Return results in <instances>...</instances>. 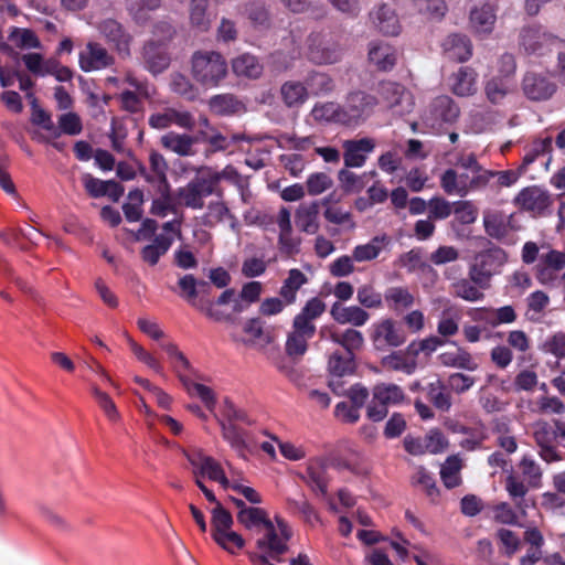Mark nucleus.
Instances as JSON below:
<instances>
[{"label":"nucleus","instance_id":"nucleus-11","mask_svg":"<svg viewBox=\"0 0 565 565\" xmlns=\"http://www.w3.org/2000/svg\"><path fill=\"white\" fill-rule=\"evenodd\" d=\"M379 93L382 102L396 115L409 114L414 108L413 95L397 83H382Z\"/></svg>","mask_w":565,"mask_h":565},{"label":"nucleus","instance_id":"nucleus-2","mask_svg":"<svg viewBox=\"0 0 565 565\" xmlns=\"http://www.w3.org/2000/svg\"><path fill=\"white\" fill-rule=\"evenodd\" d=\"M192 74L201 85L215 87L227 74L225 58L214 51H200L192 56Z\"/></svg>","mask_w":565,"mask_h":565},{"label":"nucleus","instance_id":"nucleus-48","mask_svg":"<svg viewBox=\"0 0 565 565\" xmlns=\"http://www.w3.org/2000/svg\"><path fill=\"white\" fill-rule=\"evenodd\" d=\"M372 395L387 407L399 404L405 397L402 387L393 383L376 384L372 390Z\"/></svg>","mask_w":565,"mask_h":565},{"label":"nucleus","instance_id":"nucleus-26","mask_svg":"<svg viewBox=\"0 0 565 565\" xmlns=\"http://www.w3.org/2000/svg\"><path fill=\"white\" fill-rule=\"evenodd\" d=\"M100 34L107 39L108 42L113 43L121 55H129V46L131 38L126 33L122 26L113 19H106L97 25Z\"/></svg>","mask_w":565,"mask_h":565},{"label":"nucleus","instance_id":"nucleus-18","mask_svg":"<svg viewBox=\"0 0 565 565\" xmlns=\"http://www.w3.org/2000/svg\"><path fill=\"white\" fill-rule=\"evenodd\" d=\"M515 203L522 210L533 215H542L551 205V196L547 191L539 186H527L520 191L515 198Z\"/></svg>","mask_w":565,"mask_h":565},{"label":"nucleus","instance_id":"nucleus-13","mask_svg":"<svg viewBox=\"0 0 565 565\" xmlns=\"http://www.w3.org/2000/svg\"><path fill=\"white\" fill-rule=\"evenodd\" d=\"M371 339L376 349L397 348L406 341V333L392 319H383L372 326Z\"/></svg>","mask_w":565,"mask_h":565},{"label":"nucleus","instance_id":"nucleus-35","mask_svg":"<svg viewBox=\"0 0 565 565\" xmlns=\"http://www.w3.org/2000/svg\"><path fill=\"white\" fill-rule=\"evenodd\" d=\"M161 349L167 353L173 371L177 373L180 382L191 377L193 367L188 358L181 352L178 345L173 342H166L161 344Z\"/></svg>","mask_w":565,"mask_h":565},{"label":"nucleus","instance_id":"nucleus-22","mask_svg":"<svg viewBox=\"0 0 565 565\" xmlns=\"http://www.w3.org/2000/svg\"><path fill=\"white\" fill-rule=\"evenodd\" d=\"M533 437L540 448V457L546 462L559 459L554 446L556 433L546 422H536L533 426Z\"/></svg>","mask_w":565,"mask_h":565},{"label":"nucleus","instance_id":"nucleus-64","mask_svg":"<svg viewBox=\"0 0 565 565\" xmlns=\"http://www.w3.org/2000/svg\"><path fill=\"white\" fill-rule=\"evenodd\" d=\"M281 96L289 107L301 105L307 99V88L298 82H287L281 87Z\"/></svg>","mask_w":565,"mask_h":565},{"label":"nucleus","instance_id":"nucleus-62","mask_svg":"<svg viewBox=\"0 0 565 565\" xmlns=\"http://www.w3.org/2000/svg\"><path fill=\"white\" fill-rule=\"evenodd\" d=\"M210 107L218 115H232L244 109L243 104L232 95H217L212 97Z\"/></svg>","mask_w":565,"mask_h":565},{"label":"nucleus","instance_id":"nucleus-8","mask_svg":"<svg viewBox=\"0 0 565 565\" xmlns=\"http://www.w3.org/2000/svg\"><path fill=\"white\" fill-rule=\"evenodd\" d=\"M488 181V175H471L469 172H459L456 169H447L440 177L443 190L449 195L460 198L477 188L484 186Z\"/></svg>","mask_w":565,"mask_h":565},{"label":"nucleus","instance_id":"nucleus-9","mask_svg":"<svg viewBox=\"0 0 565 565\" xmlns=\"http://www.w3.org/2000/svg\"><path fill=\"white\" fill-rule=\"evenodd\" d=\"M212 194L222 196L221 191L211 188L201 169L196 178L178 189L177 198L180 204L185 207L202 210L205 205V199Z\"/></svg>","mask_w":565,"mask_h":565},{"label":"nucleus","instance_id":"nucleus-38","mask_svg":"<svg viewBox=\"0 0 565 565\" xmlns=\"http://www.w3.org/2000/svg\"><path fill=\"white\" fill-rule=\"evenodd\" d=\"M438 359L445 366L463 369L467 371H475L478 369L477 361L468 351L461 348L444 352L438 356Z\"/></svg>","mask_w":565,"mask_h":565},{"label":"nucleus","instance_id":"nucleus-39","mask_svg":"<svg viewBox=\"0 0 565 565\" xmlns=\"http://www.w3.org/2000/svg\"><path fill=\"white\" fill-rule=\"evenodd\" d=\"M441 301L445 302V308L439 319L437 331L440 335L451 337L459 330V320L461 315L459 310L449 302V300L441 299Z\"/></svg>","mask_w":565,"mask_h":565},{"label":"nucleus","instance_id":"nucleus-50","mask_svg":"<svg viewBox=\"0 0 565 565\" xmlns=\"http://www.w3.org/2000/svg\"><path fill=\"white\" fill-rule=\"evenodd\" d=\"M307 284L306 275L299 269H290L288 277L285 279L281 288L280 296L284 298L287 305H291L296 300L297 291Z\"/></svg>","mask_w":565,"mask_h":565},{"label":"nucleus","instance_id":"nucleus-14","mask_svg":"<svg viewBox=\"0 0 565 565\" xmlns=\"http://www.w3.org/2000/svg\"><path fill=\"white\" fill-rule=\"evenodd\" d=\"M418 349L409 344L405 350L393 351L383 356L381 364L385 370L412 375L417 370Z\"/></svg>","mask_w":565,"mask_h":565},{"label":"nucleus","instance_id":"nucleus-57","mask_svg":"<svg viewBox=\"0 0 565 565\" xmlns=\"http://www.w3.org/2000/svg\"><path fill=\"white\" fill-rule=\"evenodd\" d=\"M171 247V238L156 236L151 244L146 245L141 250L142 259L149 265H156Z\"/></svg>","mask_w":565,"mask_h":565},{"label":"nucleus","instance_id":"nucleus-16","mask_svg":"<svg viewBox=\"0 0 565 565\" xmlns=\"http://www.w3.org/2000/svg\"><path fill=\"white\" fill-rule=\"evenodd\" d=\"M448 89L458 97H469L478 90V74L469 66H461L447 79Z\"/></svg>","mask_w":565,"mask_h":565},{"label":"nucleus","instance_id":"nucleus-49","mask_svg":"<svg viewBox=\"0 0 565 565\" xmlns=\"http://www.w3.org/2000/svg\"><path fill=\"white\" fill-rule=\"evenodd\" d=\"M483 223L488 235L494 238H502L510 231V217L500 212L486 213Z\"/></svg>","mask_w":565,"mask_h":565},{"label":"nucleus","instance_id":"nucleus-34","mask_svg":"<svg viewBox=\"0 0 565 565\" xmlns=\"http://www.w3.org/2000/svg\"><path fill=\"white\" fill-rule=\"evenodd\" d=\"M396 50L385 42H372L369 60L381 71L391 70L396 63Z\"/></svg>","mask_w":565,"mask_h":565},{"label":"nucleus","instance_id":"nucleus-25","mask_svg":"<svg viewBox=\"0 0 565 565\" xmlns=\"http://www.w3.org/2000/svg\"><path fill=\"white\" fill-rule=\"evenodd\" d=\"M523 90L533 100L550 98L556 90V85L545 75L527 73L523 79Z\"/></svg>","mask_w":565,"mask_h":565},{"label":"nucleus","instance_id":"nucleus-51","mask_svg":"<svg viewBox=\"0 0 565 565\" xmlns=\"http://www.w3.org/2000/svg\"><path fill=\"white\" fill-rule=\"evenodd\" d=\"M342 105H339L333 102H327L317 104L311 115L315 120L317 121H324V122H334V124H341L344 125V119L342 118Z\"/></svg>","mask_w":565,"mask_h":565},{"label":"nucleus","instance_id":"nucleus-27","mask_svg":"<svg viewBox=\"0 0 565 565\" xmlns=\"http://www.w3.org/2000/svg\"><path fill=\"white\" fill-rule=\"evenodd\" d=\"M443 51L445 55L457 62H466L472 55V44L470 40L462 34H450L443 41Z\"/></svg>","mask_w":565,"mask_h":565},{"label":"nucleus","instance_id":"nucleus-42","mask_svg":"<svg viewBox=\"0 0 565 565\" xmlns=\"http://www.w3.org/2000/svg\"><path fill=\"white\" fill-rule=\"evenodd\" d=\"M384 300L386 306L394 311H403L414 305V295L404 287H391L385 290Z\"/></svg>","mask_w":565,"mask_h":565},{"label":"nucleus","instance_id":"nucleus-54","mask_svg":"<svg viewBox=\"0 0 565 565\" xmlns=\"http://www.w3.org/2000/svg\"><path fill=\"white\" fill-rule=\"evenodd\" d=\"M182 385L190 396L200 398L207 409H214L216 399L211 387L202 383L194 382L191 377L183 380Z\"/></svg>","mask_w":565,"mask_h":565},{"label":"nucleus","instance_id":"nucleus-7","mask_svg":"<svg viewBox=\"0 0 565 565\" xmlns=\"http://www.w3.org/2000/svg\"><path fill=\"white\" fill-rule=\"evenodd\" d=\"M181 452L192 466L195 479L207 477L210 480L218 482L223 489L228 490L231 480L227 479L222 466L213 457L205 455L199 448L191 451L181 449Z\"/></svg>","mask_w":565,"mask_h":565},{"label":"nucleus","instance_id":"nucleus-29","mask_svg":"<svg viewBox=\"0 0 565 565\" xmlns=\"http://www.w3.org/2000/svg\"><path fill=\"white\" fill-rule=\"evenodd\" d=\"M331 317L340 324H352L354 327L364 326L370 315L359 306H342L339 302L332 305L330 310Z\"/></svg>","mask_w":565,"mask_h":565},{"label":"nucleus","instance_id":"nucleus-53","mask_svg":"<svg viewBox=\"0 0 565 565\" xmlns=\"http://www.w3.org/2000/svg\"><path fill=\"white\" fill-rule=\"evenodd\" d=\"M232 67L236 75L250 78L258 77L263 71L257 58L250 54H242L233 60Z\"/></svg>","mask_w":565,"mask_h":565},{"label":"nucleus","instance_id":"nucleus-31","mask_svg":"<svg viewBox=\"0 0 565 565\" xmlns=\"http://www.w3.org/2000/svg\"><path fill=\"white\" fill-rule=\"evenodd\" d=\"M202 171L212 189L217 190V184L224 180L236 185L242 192L243 200H245L244 189L247 182L234 167L226 166L221 171L212 168H203Z\"/></svg>","mask_w":565,"mask_h":565},{"label":"nucleus","instance_id":"nucleus-4","mask_svg":"<svg viewBox=\"0 0 565 565\" xmlns=\"http://www.w3.org/2000/svg\"><path fill=\"white\" fill-rule=\"evenodd\" d=\"M507 263V254L499 247H492L476 255L469 266V277L482 287H489L491 278L501 271Z\"/></svg>","mask_w":565,"mask_h":565},{"label":"nucleus","instance_id":"nucleus-23","mask_svg":"<svg viewBox=\"0 0 565 565\" xmlns=\"http://www.w3.org/2000/svg\"><path fill=\"white\" fill-rule=\"evenodd\" d=\"M495 22V9L490 4L475 7L470 11L469 25L477 36L484 38L490 35L494 30Z\"/></svg>","mask_w":565,"mask_h":565},{"label":"nucleus","instance_id":"nucleus-47","mask_svg":"<svg viewBox=\"0 0 565 565\" xmlns=\"http://www.w3.org/2000/svg\"><path fill=\"white\" fill-rule=\"evenodd\" d=\"M217 424L227 422L228 424H246L250 425L252 419L247 412L235 405L231 399L225 398L221 405L220 415H215Z\"/></svg>","mask_w":565,"mask_h":565},{"label":"nucleus","instance_id":"nucleus-21","mask_svg":"<svg viewBox=\"0 0 565 565\" xmlns=\"http://www.w3.org/2000/svg\"><path fill=\"white\" fill-rule=\"evenodd\" d=\"M302 479L317 495L327 498L329 478L326 460L322 458L309 460Z\"/></svg>","mask_w":565,"mask_h":565},{"label":"nucleus","instance_id":"nucleus-28","mask_svg":"<svg viewBox=\"0 0 565 565\" xmlns=\"http://www.w3.org/2000/svg\"><path fill=\"white\" fill-rule=\"evenodd\" d=\"M150 172H147L145 168H141V173L146 181L152 183L158 188V191L167 192L169 183L167 180L168 164L162 154L157 151H151L149 156Z\"/></svg>","mask_w":565,"mask_h":565},{"label":"nucleus","instance_id":"nucleus-41","mask_svg":"<svg viewBox=\"0 0 565 565\" xmlns=\"http://www.w3.org/2000/svg\"><path fill=\"white\" fill-rule=\"evenodd\" d=\"M218 425L221 427L223 439L228 443L231 448L237 452V455L245 456L248 448L245 431L238 428L237 425L228 424L227 422H222Z\"/></svg>","mask_w":565,"mask_h":565},{"label":"nucleus","instance_id":"nucleus-52","mask_svg":"<svg viewBox=\"0 0 565 565\" xmlns=\"http://www.w3.org/2000/svg\"><path fill=\"white\" fill-rule=\"evenodd\" d=\"M287 509L301 516V519L309 525L315 526L320 522V518L316 509L307 501L305 497L301 499H287Z\"/></svg>","mask_w":565,"mask_h":565},{"label":"nucleus","instance_id":"nucleus-6","mask_svg":"<svg viewBox=\"0 0 565 565\" xmlns=\"http://www.w3.org/2000/svg\"><path fill=\"white\" fill-rule=\"evenodd\" d=\"M376 105V97L366 92L353 90L349 93L342 105L344 126L356 127L361 125L373 114Z\"/></svg>","mask_w":565,"mask_h":565},{"label":"nucleus","instance_id":"nucleus-60","mask_svg":"<svg viewBox=\"0 0 565 565\" xmlns=\"http://www.w3.org/2000/svg\"><path fill=\"white\" fill-rule=\"evenodd\" d=\"M512 89L511 79L502 77L491 78L484 87L487 98L493 104L501 102Z\"/></svg>","mask_w":565,"mask_h":565},{"label":"nucleus","instance_id":"nucleus-20","mask_svg":"<svg viewBox=\"0 0 565 565\" xmlns=\"http://www.w3.org/2000/svg\"><path fill=\"white\" fill-rule=\"evenodd\" d=\"M194 124V118L189 111L177 108H166L149 117V125L154 129H166L174 125L191 130Z\"/></svg>","mask_w":565,"mask_h":565},{"label":"nucleus","instance_id":"nucleus-24","mask_svg":"<svg viewBox=\"0 0 565 565\" xmlns=\"http://www.w3.org/2000/svg\"><path fill=\"white\" fill-rule=\"evenodd\" d=\"M374 147L375 143L371 138L345 140L343 142L345 167L361 168L365 163L367 153H371Z\"/></svg>","mask_w":565,"mask_h":565},{"label":"nucleus","instance_id":"nucleus-45","mask_svg":"<svg viewBox=\"0 0 565 565\" xmlns=\"http://www.w3.org/2000/svg\"><path fill=\"white\" fill-rule=\"evenodd\" d=\"M161 145L179 156H191L194 138L189 135L168 132L161 137Z\"/></svg>","mask_w":565,"mask_h":565},{"label":"nucleus","instance_id":"nucleus-61","mask_svg":"<svg viewBox=\"0 0 565 565\" xmlns=\"http://www.w3.org/2000/svg\"><path fill=\"white\" fill-rule=\"evenodd\" d=\"M227 217H232V213L226 203L222 200L211 201L202 216V223L205 226L213 227Z\"/></svg>","mask_w":565,"mask_h":565},{"label":"nucleus","instance_id":"nucleus-43","mask_svg":"<svg viewBox=\"0 0 565 565\" xmlns=\"http://www.w3.org/2000/svg\"><path fill=\"white\" fill-rule=\"evenodd\" d=\"M377 175L375 171L364 172L356 174L349 170H341L339 172V181L347 193H360L369 183L371 179Z\"/></svg>","mask_w":565,"mask_h":565},{"label":"nucleus","instance_id":"nucleus-55","mask_svg":"<svg viewBox=\"0 0 565 565\" xmlns=\"http://www.w3.org/2000/svg\"><path fill=\"white\" fill-rule=\"evenodd\" d=\"M354 356L352 354L332 353L328 361V370L331 375L342 377L354 371Z\"/></svg>","mask_w":565,"mask_h":565},{"label":"nucleus","instance_id":"nucleus-3","mask_svg":"<svg viewBox=\"0 0 565 565\" xmlns=\"http://www.w3.org/2000/svg\"><path fill=\"white\" fill-rule=\"evenodd\" d=\"M212 537L215 543L228 552L237 554L244 546V537L233 530V518L221 504L212 510Z\"/></svg>","mask_w":565,"mask_h":565},{"label":"nucleus","instance_id":"nucleus-1","mask_svg":"<svg viewBox=\"0 0 565 565\" xmlns=\"http://www.w3.org/2000/svg\"><path fill=\"white\" fill-rule=\"evenodd\" d=\"M292 535L294 531L289 523L280 515H275L264 529L256 533L255 551L249 554V558L262 557L263 559L279 561L288 552Z\"/></svg>","mask_w":565,"mask_h":565},{"label":"nucleus","instance_id":"nucleus-58","mask_svg":"<svg viewBox=\"0 0 565 565\" xmlns=\"http://www.w3.org/2000/svg\"><path fill=\"white\" fill-rule=\"evenodd\" d=\"M90 392L107 419L111 423L120 422L121 416L113 398L96 385L90 387Z\"/></svg>","mask_w":565,"mask_h":565},{"label":"nucleus","instance_id":"nucleus-5","mask_svg":"<svg viewBox=\"0 0 565 565\" xmlns=\"http://www.w3.org/2000/svg\"><path fill=\"white\" fill-rule=\"evenodd\" d=\"M460 115L457 103L447 95H440L433 99L423 115V122L435 132H439L444 126L452 125Z\"/></svg>","mask_w":565,"mask_h":565},{"label":"nucleus","instance_id":"nucleus-59","mask_svg":"<svg viewBox=\"0 0 565 565\" xmlns=\"http://www.w3.org/2000/svg\"><path fill=\"white\" fill-rule=\"evenodd\" d=\"M505 490L520 512L525 514L527 504L524 497L527 493V486L523 481H520L514 475L510 473L505 480Z\"/></svg>","mask_w":565,"mask_h":565},{"label":"nucleus","instance_id":"nucleus-33","mask_svg":"<svg viewBox=\"0 0 565 565\" xmlns=\"http://www.w3.org/2000/svg\"><path fill=\"white\" fill-rule=\"evenodd\" d=\"M143 58L147 68L153 73H161L170 63V57L167 54L163 43L148 42L143 49Z\"/></svg>","mask_w":565,"mask_h":565},{"label":"nucleus","instance_id":"nucleus-15","mask_svg":"<svg viewBox=\"0 0 565 565\" xmlns=\"http://www.w3.org/2000/svg\"><path fill=\"white\" fill-rule=\"evenodd\" d=\"M342 50L337 44L315 34L308 40V57L317 64H332L341 58Z\"/></svg>","mask_w":565,"mask_h":565},{"label":"nucleus","instance_id":"nucleus-32","mask_svg":"<svg viewBox=\"0 0 565 565\" xmlns=\"http://www.w3.org/2000/svg\"><path fill=\"white\" fill-rule=\"evenodd\" d=\"M390 242L391 238L388 235H376L367 243L356 245L353 248V259L359 263L373 260L388 246Z\"/></svg>","mask_w":565,"mask_h":565},{"label":"nucleus","instance_id":"nucleus-30","mask_svg":"<svg viewBox=\"0 0 565 565\" xmlns=\"http://www.w3.org/2000/svg\"><path fill=\"white\" fill-rule=\"evenodd\" d=\"M296 226L303 233L313 235L319 231V205L317 202L301 204L295 214Z\"/></svg>","mask_w":565,"mask_h":565},{"label":"nucleus","instance_id":"nucleus-56","mask_svg":"<svg viewBox=\"0 0 565 565\" xmlns=\"http://www.w3.org/2000/svg\"><path fill=\"white\" fill-rule=\"evenodd\" d=\"M462 461L458 456H450L447 458L440 469V478L447 488H455L460 484V470Z\"/></svg>","mask_w":565,"mask_h":565},{"label":"nucleus","instance_id":"nucleus-19","mask_svg":"<svg viewBox=\"0 0 565 565\" xmlns=\"http://www.w3.org/2000/svg\"><path fill=\"white\" fill-rule=\"evenodd\" d=\"M78 62L82 71L93 72L110 66L114 58L100 44L88 42L79 52Z\"/></svg>","mask_w":565,"mask_h":565},{"label":"nucleus","instance_id":"nucleus-17","mask_svg":"<svg viewBox=\"0 0 565 565\" xmlns=\"http://www.w3.org/2000/svg\"><path fill=\"white\" fill-rule=\"evenodd\" d=\"M372 25L382 34L397 36L402 24L395 9L386 3L379 4L370 12Z\"/></svg>","mask_w":565,"mask_h":565},{"label":"nucleus","instance_id":"nucleus-12","mask_svg":"<svg viewBox=\"0 0 565 565\" xmlns=\"http://www.w3.org/2000/svg\"><path fill=\"white\" fill-rule=\"evenodd\" d=\"M557 43V39L542 26L529 25L520 32V46L529 55H543Z\"/></svg>","mask_w":565,"mask_h":565},{"label":"nucleus","instance_id":"nucleus-63","mask_svg":"<svg viewBox=\"0 0 565 565\" xmlns=\"http://www.w3.org/2000/svg\"><path fill=\"white\" fill-rule=\"evenodd\" d=\"M552 150V138L545 137L542 139L535 140L526 150L523 161L521 164V169L526 171V168L537 160L540 157L547 156Z\"/></svg>","mask_w":565,"mask_h":565},{"label":"nucleus","instance_id":"nucleus-40","mask_svg":"<svg viewBox=\"0 0 565 565\" xmlns=\"http://www.w3.org/2000/svg\"><path fill=\"white\" fill-rule=\"evenodd\" d=\"M209 0H191L189 6V20L192 28L205 32L212 23L211 14L207 12Z\"/></svg>","mask_w":565,"mask_h":565},{"label":"nucleus","instance_id":"nucleus-44","mask_svg":"<svg viewBox=\"0 0 565 565\" xmlns=\"http://www.w3.org/2000/svg\"><path fill=\"white\" fill-rule=\"evenodd\" d=\"M476 320H484L495 327L503 323H512L516 319L514 309L511 306H504L498 309H478L475 312Z\"/></svg>","mask_w":565,"mask_h":565},{"label":"nucleus","instance_id":"nucleus-46","mask_svg":"<svg viewBox=\"0 0 565 565\" xmlns=\"http://www.w3.org/2000/svg\"><path fill=\"white\" fill-rule=\"evenodd\" d=\"M330 339L333 343L344 348L345 354H352L362 349L364 344L363 334L355 329H347L343 332L332 331Z\"/></svg>","mask_w":565,"mask_h":565},{"label":"nucleus","instance_id":"nucleus-10","mask_svg":"<svg viewBox=\"0 0 565 565\" xmlns=\"http://www.w3.org/2000/svg\"><path fill=\"white\" fill-rule=\"evenodd\" d=\"M563 268H565V253L548 249L546 253H541L539 262L534 266V275L540 284L554 286Z\"/></svg>","mask_w":565,"mask_h":565},{"label":"nucleus","instance_id":"nucleus-36","mask_svg":"<svg viewBox=\"0 0 565 565\" xmlns=\"http://www.w3.org/2000/svg\"><path fill=\"white\" fill-rule=\"evenodd\" d=\"M236 518L239 524L253 532L254 537L260 529H264L273 520L266 510L256 507L237 511Z\"/></svg>","mask_w":565,"mask_h":565},{"label":"nucleus","instance_id":"nucleus-37","mask_svg":"<svg viewBox=\"0 0 565 565\" xmlns=\"http://www.w3.org/2000/svg\"><path fill=\"white\" fill-rule=\"evenodd\" d=\"M488 287H482L475 280L469 278L456 279L451 284V294L462 300L469 302L481 301L484 298L483 290Z\"/></svg>","mask_w":565,"mask_h":565}]
</instances>
